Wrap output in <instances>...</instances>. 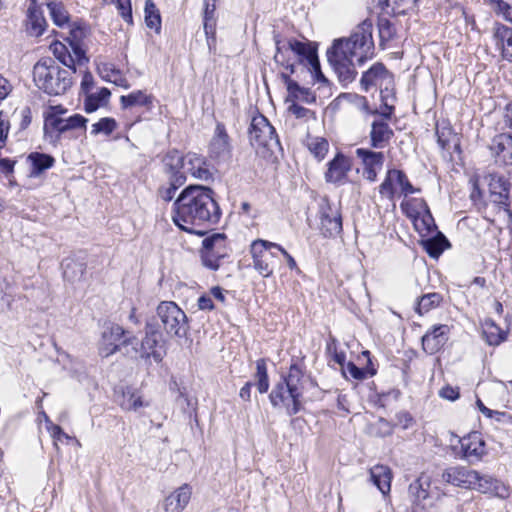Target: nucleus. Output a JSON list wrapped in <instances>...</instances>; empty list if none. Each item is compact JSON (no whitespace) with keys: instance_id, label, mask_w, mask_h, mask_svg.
<instances>
[{"instance_id":"obj_1","label":"nucleus","mask_w":512,"mask_h":512,"mask_svg":"<svg viewBox=\"0 0 512 512\" xmlns=\"http://www.w3.org/2000/svg\"><path fill=\"white\" fill-rule=\"evenodd\" d=\"M220 208L211 189L190 185L183 189L173 203L172 219L183 231L204 235L205 228L220 219Z\"/></svg>"},{"instance_id":"obj_2","label":"nucleus","mask_w":512,"mask_h":512,"mask_svg":"<svg viewBox=\"0 0 512 512\" xmlns=\"http://www.w3.org/2000/svg\"><path fill=\"white\" fill-rule=\"evenodd\" d=\"M373 25L369 20L360 23L347 39L335 40L328 51V60L344 85L351 83L356 77L354 58L359 64L374 55L372 37Z\"/></svg>"},{"instance_id":"obj_3","label":"nucleus","mask_w":512,"mask_h":512,"mask_svg":"<svg viewBox=\"0 0 512 512\" xmlns=\"http://www.w3.org/2000/svg\"><path fill=\"white\" fill-rule=\"evenodd\" d=\"M276 53L274 60L285 67L291 74L294 73L295 63H307L316 73L317 79L325 80L317 58L316 50L308 43L296 39L280 40L275 37Z\"/></svg>"},{"instance_id":"obj_4","label":"nucleus","mask_w":512,"mask_h":512,"mask_svg":"<svg viewBox=\"0 0 512 512\" xmlns=\"http://www.w3.org/2000/svg\"><path fill=\"white\" fill-rule=\"evenodd\" d=\"M72 70L60 67L55 60L45 58L38 61L33 68L36 86L49 95L64 94L73 83Z\"/></svg>"},{"instance_id":"obj_5","label":"nucleus","mask_w":512,"mask_h":512,"mask_svg":"<svg viewBox=\"0 0 512 512\" xmlns=\"http://www.w3.org/2000/svg\"><path fill=\"white\" fill-rule=\"evenodd\" d=\"M162 162L163 171L179 172L185 178V181L188 174L199 180L211 178V173L204 158L195 153H188L183 156L179 151L171 150L166 153Z\"/></svg>"},{"instance_id":"obj_6","label":"nucleus","mask_w":512,"mask_h":512,"mask_svg":"<svg viewBox=\"0 0 512 512\" xmlns=\"http://www.w3.org/2000/svg\"><path fill=\"white\" fill-rule=\"evenodd\" d=\"M164 331L171 337H184L189 330L188 318L185 312L172 301H162L157 307Z\"/></svg>"},{"instance_id":"obj_7","label":"nucleus","mask_w":512,"mask_h":512,"mask_svg":"<svg viewBox=\"0 0 512 512\" xmlns=\"http://www.w3.org/2000/svg\"><path fill=\"white\" fill-rule=\"evenodd\" d=\"M279 249H281L279 244L263 239H257L251 243L250 254L253 259V267L263 277L273 274L276 264V254L273 250L279 251Z\"/></svg>"},{"instance_id":"obj_8","label":"nucleus","mask_w":512,"mask_h":512,"mask_svg":"<svg viewBox=\"0 0 512 512\" xmlns=\"http://www.w3.org/2000/svg\"><path fill=\"white\" fill-rule=\"evenodd\" d=\"M162 340V333L156 326L147 324L145 327V336L142 339L139 347L135 337L123 339L124 345H131L135 356L143 359L153 358L155 362L162 361V353L157 349L160 341Z\"/></svg>"},{"instance_id":"obj_9","label":"nucleus","mask_w":512,"mask_h":512,"mask_svg":"<svg viewBox=\"0 0 512 512\" xmlns=\"http://www.w3.org/2000/svg\"><path fill=\"white\" fill-rule=\"evenodd\" d=\"M228 256L226 235L214 233L202 242L201 261L202 264L211 269L218 270L220 262Z\"/></svg>"},{"instance_id":"obj_10","label":"nucleus","mask_w":512,"mask_h":512,"mask_svg":"<svg viewBox=\"0 0 512 512\" xmlns=\"http://www.w3.org/2000/svg\"><path fill=\"white\" fill-rule=\"evenodd\" d=\"M458 445H452V448L456 454H459L463 459L469 463L478 462L486 454V445L482 436L478 432H471L468 435L458 438Z\"/></svg>"},{"instance_id":"obj_11","label":"nucleus","mask_w":512,"mask_h":512,"mask_svg":"<svg viewBox=\"0 0 512 512\" xmlns=\"http://www.w3.org/2000/svg\"><path fill=\"white\" fill-rule=\"evenodd\" d=\"M249 140L254 147L271 148L279 143L274 127L263 115L253 117L249 128Z\"/></svg>"},{"instance_id":"obj_12","label":"nucleus","mask_w":512,"mask_h":512,"mask_svg":"<svg viewBox=\"0 0 512 512\" xmlns=\"http://www.w3.org/2000/svg\"><path fill=\"white\" fill-rule=\"evenodd\" d=\"M360 84L365 92L371 88L389 92L390 87L394 86V77L382 63H375L363 73Z\"/></svg>"},{"instance_id":"obj_13","label":"nucleus","mask_w":512,"mask_h":512,"mask_svg":"<svg viewBox=\"0 0 512 512\" xmlns=\"http://www.w3.org/2000/svg\"><path fill=\"white\" fill-rule=\"evenodd\" d=\"M269 399L273 407H284L289 416L297 414L302 408L301 398L292 394L291 389L282 380L274 386Z\"/></svg>"},{"instance_id":"obj_14","label":"nucleus","mask_w":512,"mask_h":512,"mask_svg":"<svg viewBox=\"0 0 512 512\" xmlns=\"http://www.w3.org/2000/svg\"><path fill=\"white\" fill-rule=\"evenodd\" d=\"M231 150L230 137L226 128L223 123L218 122L209 143V156L218 161H226L231 157Z\"/></svg>"},{"instance_id":"obj_15","label":"nucleus","mask_w":512,"mask_h":512,"mask_svg":"<svg viewBox=\"0 0 512 512\" xmlns=\"http://www.w3.org/2000/svg\"><path fill=\"white\" fill-rule=\"evenodd\" d=\"M87 121L88 120L80 114H75L68 118H62L56 114H48L45 117L44 129L46 134L57 132L58 137L60 134L67 131L85 128Z\"/></svg>"},{"instance_id":"obj_16","label":"nucleus","mask_w":512,"mask_h":512,"mask_svg":"<svg viewBox=\"0 0 512 512\" xmlns=\"http://www.w3.org/2000/svg\"><path fill=\"white\" fill-rule=\"evenodd\" d=\"M320 229L324 236L334 237L342 231V217L339 208L326 203L321 206Z\"/></svg>"},{"instance_id":"obj_17","label":"nucleus","mask_w":512,"mask_h":512,"mask_svg":"<svg viewBox=\"0 0 512 512\" xmlns=\"http://www.w3.org/2000/svg\"><path fill=\"white\" fill-rule=\"evenodd\" d=\"M489 150L495 162L502 165L512 164V134L501 133L493 137Z\"/></svg>"},{"instance_id":"obj_18","label":"nucleus","mask_w":512,"mask_h":512,"mask_svg":"<svg viewBox=\"0 0 512 512\" xmlns=\"http://www.w3.org/2000/svg\"><path fill=\"white\" fill-rule=\"evenodd\" d=\"M450 327L445 324L433 326L422 337L423 350L432 355L437 353L448 341Z\"/></svg>"},{"instance_id":"obj_19","label":"nucleus","mask_w":512,"mask_h":512,"mask_svg":"<svg viewBox=\"0 0 512 512\" xmlns=\"http://www.w3.org/2000/svg\"><path fill=\"white\" fill-rule=\"evenodd\" d=\"M124 334V329L117 324L106 327L102 333V341L99 346V353L103 357H108L119 350L121 345L125 346L123 344V340L121 341Z\"/></svg>"},{"instance_id":"obj_20","label":"nucleus","mask_w":512,"mask_h":512,"mask_svg":"<svg viewBox=\"0 0 512 512\" xmlns=\"http://www.w3.org/2000/svg\"><path fill=\"white\" fill-rule=\"evenodd\" d=\"M442 479L454 486L472 489L478 479V472L465 467H450L443 472Z\"/></svg>"},{"instance_id":"obj_21","label":"nucleus","mask_w":512,"mask_h":512,"mask_svg":"<svg viewBox=\"0 0 512 512\" xmlns=\"http://www.w3.org/2000/svg\"><path fill=\"white\" fill-rule=\"evenodd\" d=\"M192 495V488L188 484H183L163 501L164 512H182L189 504Z\"/></svg>"},{"instance_id":"obj_22","label":"nucleus","mask_w":512,"mask_h":512,"mask_svg":"<svg viewBox=\"0 0 512 512\" xmlns=\"http://www.w3.org/2000/svg\"><path fill=\"white\" fill-rule=\"evenodd\" d=\"M87 37V28L80 24H74L70 29L69 36L66 38L69 48L72 50L76 57L77 64L79 66L84 65L88 62V58L85 56V49L83 41Z\"/></svg>"},{"instance_id":"obj_23","label":"nucleus","mask_w":512,"mask_h":512,"mask_svg":"<svg viewBox=\"0 0 512 512\" xmlns=\"http://www.w3.org/2000/svg\"><path fill=\"white\" fill-rule=\"evenodd\" d=\"M472 489L481 493H490L499 498L505 499L509 496V490L506 485L488 475H480L473 484Z\"/></svg>"},{"instance_id":"obj_24","label":"nucleus","mask_w":512,"mask_h":512,"mask_svg":"<svg viewBox=\"0 0 512 512\" xmlns=\"http://www.w3.org/2000/svg\"><path fill=\"white\" fill-rule=\"evenodd\" d=\"M350 168L349 159L342 154H337L328 164L325 179L329 183H340L346 178Z\"/></svg>"},{"instance_id":"obj_25","label":"nucleus","mask_w":512,"mask_h":512,"mask_svg":"<svg viewBox=\"0 0 512 512\" xmlns=\"http://www.w3.org/2000/svg\"><path fill=\"white\" fill-rule=\"evenodd\" d=\"M369 480L374 484L383 496H387L391 490L393 478L391 469L382 464L375 465L369 469Z\"/></svg>"},{"instance_id":"obj_26","label":"nucleus","mask_w":512,"mask_h":512,"mask_svg":"<svg viewBox=\"0 0 512 512\" xmlns=\"http://www.w3.org/2000/svg\"><path fill=\"white\" fill-rule=\"evenodd\" d=\"M167 176V183L162 184L158 189V196L164 202L174 199L177 190L185 184V178L179 172L164 171Z\"/></svg>"},{"instance_id":"obj_27","label":"nucleus","mask_w":512,"mask_h":512,"mask_svg":"<svg viewBox=\"0 0 512 512\" xmlns=\"http://www.w3.org/2000/svg\"><path fill=\"white\" fill-rule=\"evenodd\" d=\"M393 136V130L389 124L383 120L374 121L372 123L370 139L371 146L376 149H382L388 145Z\"/></svg>"},{"instance_id":"obj_28","label":"nucleus","mask_w":512,"mask_h":512,"mask_svg":"<svg viewBox=\"0 0 512 512\" xmlns=\"http://www.w3.org/2000/svg\"><path fill=\"white\" fill-rule=\"evenodd\" d=\"M282 381L285 382L289 389H291L292 394L294 393V395H298L302 398L306 378L299 365L292 364L289 368L288 374L282 378Z\"/></svg>"},{"instance_id":"obj_29","label":"nucleus","mask_w":512,"mask_h":512,"mask_svg":"<svg viewBox=\"0 0 512 512\" xmlns=\"http://www.w3.org/2000/svg\"><path fill=\"white\" fill-rule=\"evenodd\" d=\"M46 20L38 5H29L27 10V32L31 36L39 37L46 28Z\"/></svg>"},{"instance_id":"obj_30","label":"nucleus","mask_w":512,"mask_h":512,"mask_svg":"<svg viewBox=\"0 0 512 512\" xmlns=\"http://www.w3.org/2000/svg\"><path fill=\"white\" fill-rule=\"evenodd\" d=\"M489 190L493 202L507 205L510 193V184L502 177H493L489 183Z\"/></svg>"},{"instance_id":"obj_31","label":"nucleus","mask_w":512,"mask_h":512,"mask_svg":"<svg viewBox=\"0 0 512 512\" xmlns=\"http://www.w3.org/2000/svg\"><path fill=\"white\" fill-rule=\"evenodd\" d=\"M63 265V276L66 280L74 283L83 279L86 271V263L83 260L67 258Z\"/></svg>"},{"instance_id":"obj_32","label":"nucleus","mask_w":512,"mask_h":512,"mask_svg":"<svg viewBox=\"0 0 512 512\" xmlns=\"http://www.w3.org/2000/svg\"><path fill=\"white\" fill-rule=\"evenodd\" d=\"M483 336L489 345H499L506 340L507 332L502 330L493 320L486 319L483 324Z\"/></svg>"},{"instance_id":"obj_33","label":"nucleus","mask_w":512,"mask_h":512,"mask_svg":"<svg viewBox=\"0 0 512 512\" xmlns=\"http://www.w3.org/2000/svg\"><path fill=\"white\" fill-rule=\"evenodd\" d=\"M51 48L55 57L64 64L68 70L76 72L75 64L77 60L71 49L59 42L54 43Z\"/></svg>"},{"instance_id":"obj_34","label":"nucleus","mask_w":512,"mask_h":512,"mask_svg":"<svg viewBox=\"0 0 512 512\" xmlns=\"http://www.w3.org/2000/svg\"><path fill=\"white\" fill-rule=\"evenodd\" d=\"M32 164L31 175L38 176L43 171L51 168L54 164V158L48 154L34 152L28 157Z\"/></svg>"},{"instance_id":"obj_35","label":"nucleus","mask_w":512,"mask_h":512,"mask_svg":"<svg viewBox=\"0 0 512 512\" xmlns=\"http://www.w3.org/2000/svg\"><path fill=\"white\" fill-rule=\"evenodd\" d=\"M111 93L107 88H101L96 93H90L86 96L84 101V109L87 113L96 111L101 105L105 104L110 97Z\"/></svg>"},{"instance_id":"obj_36","label":"nucleus","mask_w":512,"mask_h":512,"mask_svg":"<svg viewBox=\"0 0 512 512\" xmlns=\"http://www.w3.org/2000/svg\"><path fill=\"white\" fill-rule=\"evenodd\" d=\"M119 404L122 407V409L127 411H137L141 407L149 406V402L143 401L139 393L130 390L124 391L122 393V397L121 400H119Z\"/></svg>"},{"instance_id":"obj_37","label":"nucleus","mask_w":512,"mask_h":512,"mask_svg":"<svg viewBox=\"0 0 512 512\" xmlns=\"http://www.w3.org/2000/svg\"><path fill=\"white\" fill-rule=\"evenodd\" d=\"M401 177V170H389L385 180L379 187V192L383 197L393 199L396 193L397 179Z\"/></svg>"},{"instance_id":"obj_38","label":"nucleus","mask_w":512,"mask_h":512,"mask_svg":"<svg viewBox=\"0 0 512 512\" xmlns=\"http://www.w3.org/2000/svg\"><path fill=\"white\" fill-rule=\"evenodd\" d=\"M356 155L362 160L365 167L381 169L384 163V154L364 148H358Z\"/></svg>"},{"instance_id":"obj_39","label":"nucleus","mask_w":512,"mask_h":512,"mask_svg":"<svg viewBox=\"0 0 512 512\" xmlns=\"http://www.w3.org/2000/svg\"><path fill=\"white\" fill-rule=\"evenodd\" d=\"M123 108L132 106H148L152 103V97L141 90L134 91L126 96L120 97Z\"/></svg>"},{"instance_id":"obj_40","label":"nucleus","mask_w":512,"mask_h":512,"mask_svg":"<svg viewBox=\"0 0 512 512\" xmlns=\"http://www.w3.org/2000/svg\"><path fill=\"white\" fill-rule=\"evenodd\" d=\"M292 88L288 92L286 102L296 103V101H302L305 103H313L316 100L315 95L310 89L299 86V84H291Z\"/></svg>"},{"instance_id":"obj_41","label":"nucleus","mask_w":512,"mask_h":512,"mask_svg":"<svg viewBox=\"0 0 512 512\" xmlns=\"http://www.w3.org/2000/svg\"><path fill=\"white\" fill-rule=\"evenodd\" d=\"M496 36L501 42L502 57L512 62V29L501 27L497 30Z\"/></svg>"},{"instance_id":"obj_42","label":"nucleus","mask_w":512,"mask_h":512,"mask_svg":"<svg viewBox=\"0 0 512 512\" xmlns=\"http://www.w3.org/2000/svg\"><path fill=\"white\" fill-rule=\"evenodd\" d=\"M53 22L62 27L68 23L69 13L61 2L51 1L47 4Z\"/></svg>"},{"instance_id":"obj_43","label":"nucleus","mask_w":512,"mask_h":512,"mask_svg":"<svg viewBox=\"0 0 512 512\" xmlns=\"http://www.w3.org/2000/svg\"><path fill=\"white\" fill-rule=\"evenodd\" d=\"M145 23L147 27L155 29L157 32L161 27V17L159 10L152 0L145 1Z\"/></svg>"},{"instance_id":"obj_44","label":"nucleus","mask_w":512,"mask_h":512,"mask_svg":"<svg viewBox=\"0 0 512 512\" xmlns=\"http://www.w3.org/2000/svg\"><path fill=\"white\" fill-rule=\"evenodd\" d=\"M216 10V0H206L205 8H204V30L206 35H212L214 39L215 36V21L214 14Z\"/></svg>"},{"instance_id":"obj_45","label":"nucleus","mask_w":512,"mask_h":512,"mask_svg":"<svg viewBox=\"0 0 512 512\" xmlns=\"http://www.w3.org/2000/svg\"><path fill=\"white\" fill-rule=\"evenodd\" d=\"M255 378L257 380V389L263 394L266 393L269 389V379L267 374V366L264 359H259L256 361V374Z\"/></svg>"},{"instance_id":"obj_46","label":"nucleus","mask_w":512,"mask_h":512,"mask_svg":"<svg viewBox=\"0 0 512 512\" xmlns=\"http://www.w3.org/2000/svg\"><path fill=\"white\" fill-rule=\"evenodd\" d=\"M441 299H442V297L438 293H429V294L423 295L418 301L416 311L420 315H422V314L428 312L429 310H431L432 308L438 306Z\"/></svg>"},{"instance_id":"obj_47","label":"nucleus","mask_w":512,"mask_h":512,"mask_svg":"<svg viewBox=\"0 0 512 512\" xmlns=\"http://www.w3.org/2000/svg\"><path fill=\"white\" fill-rule=\"evenodd\" d=\"M117 128V122L110 117L101 118L98 122L92 124L91 134L96 136L98 134L110 135Z\"/></svg>"},{"instance_id":"obj_48","label":"nucleus","mask_w":512,"mask_h":512,"mask_svg":"<svg viewBox=\"0 0 512 512\" xmlns=\"http://www.w3.org/2000/svg\"><path fill=\"white\" fill-rule=\"evenodd\" d=\"M378 30L380 37V45L389 42L396 35V29L392 22L386 18H380L378 21Z\"/></svg>"},{"instance_id":"obj_49","label":"nucleus","mask_w":512,"mask_h":512,"mask_svg":"<svg viewBox=\"0 0 512 512\" xmlns=\"http://www.w3.org/2000/svg\"><path fill=\"white\" fill-rule=\"evenodd\" d=\"M99 70H100L101 76L104 79H107L108 81H110L118 86H121L124 88H129V84H128L126 78L122 75V73L119 70H117L115 68L108 69L107 65H104V67Z\"/></svg>"},{"instance_id":"obj_50","label":"nucleus","mask_w":512,"mask_h":512,"mask_svg":"<svg viewBox=\"0 0 512 512\" xmlns=\"http://www.w3.org/2000/svg\"><path fill=\"white\" fill-rule=\"evenodd\" d=\"M308 148L316 159L321 161L328 152L329 143L324 138H312L308 142Z\"/></svg>"},{"instance_id":"obj_51","label":"nucleus","mask_w":512,"mask_h":512,"mask_svg":"<svg viewBox=\"0 0 512 512\" xmlns=\"http://www.w3.org/2000/svg\"><path fill=\"white\" fill-rule=\"evenodd\" d=\"M428 486V479L421 476L409 485V493L418 500L426 499L428 497Z\"/></svg>"},{"instance_id":"obj_52","label":"nucleus","mask_w":512,"mask_h":512,"mask_svg":"<svg viewBox=\"0 0 512 512\" xmlns=\"http://www.w3.org/2000/svg\"><path fill=\"white\" fill-rule=\"evenodd\" d=\"M444 242H446V239L443 236L440 238H431L424 242V247L431 257L437 258L444 250Z\"/></svg>"},{"instance_id":"obj_53","label":"nucleus","mask_w":512,"mask_h":512,"mask_svg":"<svg viewBox=\"0 0 512 512\" xmlns=\"http://www.w3.org/2000/svg\"><path fill=\"white\" fill-rule=\"evenodd\" d=\"M345 371L349 373L352 378L357 380L365 379L367 375L373 376L376 373V371L369 368L368 365L365 368H359L353 362H348Z\"/></svg>"},{"instance_id":"obj_54","label":"nucleus","mask_w":512,"mask_h":512,"mask_svg":"<svg viewBox=\"0 0 512 512\" xmlns=\"http://www.w3.org/2000/svg\"><path fill=\"white\" fill-rule=\"evenodd\" d=\"M115 3L117 10L123 20L129 24H132V8H131V0H112Z\"/></svg>"},{"instance_id":"obj_55","label":"nucleus","mask_w":512,"mask_h":512,"mask_svg":"<svg viewBox=\"0 0 512 512\" xmlns=\"http://www.w3.org/2000/svg\"><path fill=\"white\" fill-rule=\"evenodd\" d=\"M415 0H384L387 7H390L394 14H404L411 7Z\"/></svg>"},{"instance_id":"obj_56","label":"nucleus","mask_w":512,"mask_h":512,"mask_svg":"<svg viewBox=\"0 0 512 512\" xmlns=\"http://www.w3.org/2000/svg\"><path fill=\"white\" fill-rule=\"evenodd\" d=\"M288 111L298 119H304L306 121L315 119V113L313 111L302 107L297 103H291V105L288 107Z\"/></svg>"},{"instance_id":"obj_57","label":"nucleus","mask_w":512,"mask_h":512,"mask_svg":"<svg viewBox=\"0 0 512 512\" xmlns=\"http://www.w3.org/2000/svg\"><path fill=\"white\" fill-rule=\"evenodd\" d=\"M437 137H438V144L441 146L442 149H449L450 148V142L452 138H455L454 135H452L450 129L443 128L441 131L437 129Z\"/></svg>"},{"instance_id":"obj_58","label":"nucleus","mask_w":512,"mask_h":512,"mask_svg":"<svg viewBox=\"0 0 512 512\" xmlns=\"http://www.w3.org/2000/svg\"><path fill=\"white\" fill-rule=\"evenodd\" d=\"M397 186L400 187L401 193H403L405 196L418 191L417 189H415L412 186V184L409 182L407 176L402 171H401V177H399V179H397Z\"/></svg>"},{"instance_id":"obj_59","label":"nucleus","mask_w":512,"mask_h":512,"mask_svg":"<svg viewBox=\"0 0 512 512\" xmlns=\"http://www.w3.org/2000/svg\"><path fill=\"white\" fill-rule=\"evenodd\" d=\"M94 79L90 72L85 71L81 81V91L87 96L93 89Z\"/></svg>"},{"instance_id":"obj_60","label":"nucleus","mask_w":512,"mask_h":512,"mask_svg":"<svg viewBox=\"0 0 512 512\" xmlns=\"http://www.w3.org/2000/svg\"><path fill=\"white\" fill-rule=\"evenodd\" d=\"M439 395L444 399L454 401L459 398V390L458 388L445 386L439 391Z\"/></svg>"},{"instance_id":"obj_61","label":"nucleus","mask_w":512,"mask_h":512,"mask_svg":"<svg viewBox=\"0 0 512 512\" xmlns=\"http://www.w3.org/2000/svg\"><path fill=\"white\" fill-rule=\"evenodd\" d=\"M380 95H381V99H382V102L385 106L386 109H388V113H387V116H390L391 113H392V110H393V105H390L389 104V99H393L394 96H393V86L390 87V91L387 92H383V90H380Z\"/></svg>"},{"instance_id":"obj_62","label":"nucleus","mask_w":512,"mask_h":512,"mask_svg":"<svg viewBox=\"0 0 512 512\" xmlns=\"http://www.w3.org/2000/svg\"><path fill=\"white\" fill-rule=\"evenodd\" d=\"M11 83L0 75V99H5L12 91Z\"/></svg>"},{"instance_id":"obj_63","label":"nucleus","mask_w":512,"mask_h":512,"mask_svg":"<svg viewBox=\"0 0 512 512\" xmlns=\"http://www.w3.org/2000/svg\"><path fill=\"white\" fill-rule=\"evenodd\" d=\"M198 307L201 310H211L213 309V301L209 296H201L198 299Z\"/></svg>"},{"instance_id":"obj_64","label":"nucleus","mask_w":512,"mask_h":512,"mask_svg":"<svg viewBox=\"0 0 512 512\" xmlns=\"http://www.w3.org/2000/svg\"><path fill=\"white\" fill-rule=\"evenodd\" d=\"M251 386L252 384L250 382H247L241 389L239 396L244 401H250L251 398Z\"/></svg>"}]
</instances>
